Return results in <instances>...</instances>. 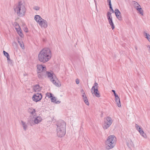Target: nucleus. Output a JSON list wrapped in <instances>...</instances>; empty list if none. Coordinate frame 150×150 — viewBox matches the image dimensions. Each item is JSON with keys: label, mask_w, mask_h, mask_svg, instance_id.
<instances>
[{"label": "nucleus", "mask_w": 150, "mask_h": 150, "mask_svg": "<svg viewBox=\"0 0 150 150\" xmlns=\"http://www.w3.org/2000/svg\"><path fill=\"white\" fill-rule=\"evenodd\" d=\"M52 56L51 51L48 48H45L41 50L38 55L39 60L42 62L45 63L49 61Z\"/></svg>", "instance_id": "obj_1"}, {"label": "nucleus", "mask_w": 150, "mask_h": 150, "mask_svg": "<svg viewBox=\"0 0 150 150\" xmlns=\"http://www.w3.org/2000/svg\"><path fill=\"white\" fill-rule=\"evenodd\" d=\"M14 10L17 15L19 17L24 16L26 12L25 4L23 0L19 1L14 6Z\"/></svg>", "instance_id": "obj_2"}, {"label": "nucleus", "mask_w": 150, "mask_h": 150, "mask_svg": "<svg viewBox=\"0 0 150 150\" xmlns=\"http://www.w3.org/2000/svg\"><path fill=\"white\" fill-rule=\"evenodd\" d=\"M66 123L63 121H61L57 125L56 130L57 136L59 137L64 136L66 134Z\"/></svg>", "instance_id": "obj_3"}, {"label": "nucleus", "mask_w": 150, "mask_h": 150, "mask_svg": "<svg viewBox=\"0 0 150 150\" xmlns=\"http://www.w3.org/2000/svg\"><path fill=\"white\" fill-rule=\"evenodd\" d=\"M45 73V74L43 76V78L47 75L50 79L51 81L57 87H59L61 86V85L60 82L58 79L55 75L53 74L52 72L47 71L46 70Z\"/></svg>", "instance_id": "obj_4"}, {"label": "nucleus", "mask_w": 150, "mask_h": 150, "mask_svg": "<svg viewBox=\"0 0 150 150\" xmlns=\"http://www.w3.org/2000/svg\"><path fill=\"white\" fill-rule=\"evenodd\" d=\"M116 139L113 135L109 136L105 141L106 145V148L107 149H110L113 148L115 146Z\"/></svg>", "instance_id": "obj_5"}, {"label": "nucleus", "mask_w": 150, "mask_h": 150, "mask_svg": "<svg viewBox=\"0 0 150 150\" xmlns=\"http://www.w3.org/2000/svg\"><path fill=\"white\" fill-rule=\"evenodd\" d=\"M34 19L41 28H45L47 27L48 25L47 21L46 20L43 19L40 16L38 15L35 16Z\"/></svg>", "instance_id": "obj_6"}, {"label": "nucleus", "mask_w": 150, "mask_h": 150, "mask_svg": "<svg viewBox=\"0 0 150 150\" xmlns=\"http://www.w3.org/2000/svg\"><path fill=\"white\" fill-rule=\"evenodd\" d=\"M37 69L38 78L41 79H43V76H44L46 74L45 71L46 70V68L45 66L38 64L37 66Z\"/></svg>", "instance_id": "obj_7"}, {"label": "nucleus", "mask_w": 150, "mask_h": 150, "mask_svg": "<svg viewBox=\"0 0 150 150\" xmlns=\"http://www.w3.org/2000/svg\"><path fill=\"white\" fill-rule=\"evenodd\" d=\"M42 120V118L40 116L35 117L31 116L28 120V122L30 125L32 126L35 124H38Z\"/></svg>", "instance_id": "obj_8"}, {"label": "nucleus", "mask_w": 150, "mask_h": 150, "mask_svg": "<svg viewBox=\"0 0 150 150\" xmlns=\"http://www.w3.org/2000/svg\"><path fill=\"white\" fill-rule=\"evenodd\" d=\"M98 84L95 82L91 88L92 91H93H93L92 93L97 97H99L100 96V93L98 89Z\"/></svg>", "instance_id": "obj_9"}, {"label": "nucleus", "mask_w": 150, "mask_h": 150, "mask_svg": "<svg viewBox=\"0 0 150 150\" xmlns=\"http://www.w3.org/2000/svg\"><path fill=\"white\" fill-rule=\"evenodd\" d=\"M104 129H107L109 127L112 122V118L109 117H107L105 118Z\"/></svg>", "instance_id": "obj_10"}, {"label": "nucleus", "mask_w": 150, "mask_h": 150, "mask_svg": "<svg viewBox=\"0 0 150 150\" xmlns=\"http://www.w3.org/2000/svg\"><path fill=\"white\" fill-rule=\"evenodd\" d=\"M42 97V96L41 93H37L33 95L32 99L34 101L38 102L41 99Z\"/></svg>", "instance_id": "obj_11"}, {"label": "nucleus", "mask_w": 150, "mask_h": 150, "mask_svg": "<svg viewBox=\"0 0 150 150\" xmlns=\"http://www.w3.org/2000/svg\"><path fill=\"white\" fill-rule=\"evenodd\" d=\"M28 112L30 114V115H31V116L32 117H33L36 116V111L35 110V109H34L33 108H29L28 109Z\"/></svg>", "instance_id": "obj_12"}, {"label": "nucleus", "mask_w": 150, "mask_h": 150, "mask_svg": "<svg viewBox=\"0 0 150 150\" xmlns=\"http://www.w3.org/2000/svg\"><path fill=\"white\" fill-rule=\"evenodd\" d=\"M115 13L116 17L120 21L122 20L121 13L118 9L116 8L115 9Z\"/></svg>", "instance_id": "obj_13"}, {"label": "nucleus", "mask_w": 150, "mask_h": 150, "mask_svg": "<svg viewBox=\"0 0 150 150\" xmlns=\"http://www.w3.org/2000/svg\"><path fill=\"white\" fill-rule=\"evenodd\" d=\"M108 20L112 29L113 30L115 28V26L112 21V17H109Z\"/></svg>", "instance_id": "obj_14"}, {"label": "nucleus", "mask_w": 150, "mask_h": 150, "mask_svg": "<svg viewBox=\"0 0 150 150\" xmlns=\"http://www.w3.org/2000/svg\"><path fill=\"white\" fill-rule=\"evenodd\" d=\"M115 102L116 103L117 106L119 107H120L121 106V104L120 99L119 96H117V97H115Z\"/></svg>", "instance_id": "obj_15"}, {"label": "nucleus", "mask_w": 150, "mask_h": 150, "mask_svg": "<svg viewBox=\"0 0 150 150\" xmlns=\"http://www.w3.org/2000/svg\"><path fill=\"white\" fill-rule=\"evenodd\" d=\"M15 29L16 30L18 34L21 37H23V35L22 33V31L20 28L19 27V28H17V27H16Z\"/></svg>", "instance_id": "obj_16"}, {"label": "nucleus", "mask_w": 150, "mask_h": 150, "mask_svg": "<svg viewBox=\"0 0 150 150\" xmlns=\"http://www.w3.org/2000/svg\"><path fill=\"white\" fill-rule=\"evenodd\" d=\"M21 123L22 125L23 126L24 130L26 131L28 127V126L26 123L25 122L21 120Z\"/></svg>", "instance_id": "obj_17"}, {"label": "nucleus", "mask_w": 150, "mask_h": 150, "mask_svg": "<svg viewBox=\"0 0 150 150\" xmlns=\"http://www.w3.org/2000/svg\"><path fill=\"white\" fill-rule=\"evenodd\" d=\"M33 89L35 92L40 91L41 90V88L38 85H36L33 87Z\"/></svg>", "instance_id": "obj_18"}, {"label": "nucleus", "mask_w": 150, "mask_h": 150, "mask_svg": "<svg viewBox=\"0 0 150 150\" xmlns=\"http://www.w3.org/2000/svg\"><path fill=\"white\" fill-rule=\"evenodd\" d=\"M51 102L56 104H59L60 101L59 100H57L56 98L55 97L51 98Z\"/></svg>", "instance_id": "obj_19"}, {"label": "nucleus", "mask_w": 150, "mask_h": 150, "mask_svg": "<svg viewBox=\"0 0 150 150\" xmlns=\"http://www.w3.org/2000/svg\"><path fill=\"white\" fill-rule=\"evenodd\" d=\"M140 133V134L144 138H146L147 136L145 133L142 130V129L139 130V132Z\"/></svg>", "instance_id": "obj_20"}, {"label": "nucleus", "mask_w": 150, "mask_h": 150, "mask_svg": "<svg viewBox=\"0 0 150 150\" xmlns=\"http://www.w3.org/2000/svg\"><path fill=\"white\" fill-rule=\"evenodd\" d=\"M144 35L145 37L147 38V39L148 40V41L150 42V35L149 34L147 33L146 32H144Z\"/></svg>", "instance_id": "obj_21"}, {"label": "nucleus", "mask_w": 150, "mask_h": 150, "mask_svg": "<svg viewBox=\"0 0 150 150\" xmlns=\"http://www.w3.org/2000/svg\"><path fill=\"white\" fill-rule=\"evenodd\" d=\"M137 10L139 12V13L141 14L142 15H143V11L141 8H139L137 9Z\"/></svg>", "instance_id": "obj_22"}, {"label": "nucleus", "mask_w": 150, "mask_h": 150, "mask_svg": "<svg viewBox=\"0 0 150 150\" xmlns=\"http://www.w3.org/2000/svg\"><path fill=\"white\" fill-rule=\"evenodd\" d=\"M132 2L135 8V7L138 6V5H139L138 3L135 1H132Z\"/></svg>", "instance_id": "obj_23"}, {"label": "nucleus", "mask_w": 150, "mask_h": 150, "mask_svg": "<svg viewBox=\"0 0 150 150\" xmlns=\"http://www.w3.org/2000/svg\"><path fill=\"white\" fill-rule=\"evenodd\" d=\"M135 127L137 130L139 132V131L142 129L139 127V126L137 124L135 125Z\"/></svg>", "instance_id": "obj_24"}, {"label": "nucleus", "mask_w": 150, "mask_h": 150, "mask_svg": "<svg viewBox=\"0 0 150 150\" xmlns=\"http://www.w3.org/2000/svg\"><path fill=\"white\" fill-rule=\"evenodd\" d=\"M3 53L4 55L7 57V58L10 57L9 54L7 52H5L4 51Z\"/></svg>", "instance_id": "obj_25"}, {"label": "nucleus", "mask_w": 150, "mask_h": 150, "mask_svg": "<svg viewBox=\"0 0 150 150\" xmlns=\"http://www.w3.org/2000/svg\"><path fill=\"white\" fill-rule=\"evenodd\" d=\"M18 43H19V45H20L21 47L23 49H24V46L23 44V42H21L19 41H18Z\"/></svg>", "instance_id": "obj_26"}, {"label": "nucleus", "mask_w": 150, "mask_h": 150, "mask_svg": "<svg viewBox=\"0 0 150 150\" xmlns=\"http://www.w3.org/2000/svg\"><path fill=\"white\" fill-rule=\"evenodd\" d=\"M47 96L49 98H53V97L52 96V94L51 93H48L47 94Z\"/></svg>", "instance_id": "obj_27"}, {"label": "nucleus", "mask_w": 150, "mask_h": 150, "mask_svg": "<svg viewBox=\"0 0 150 150\" xmlns=\"http://www.w3.org/2000/svg\"><path fill=\"white\" fill-rule=\"evenodd\" d=\"M107 17L108 18V17H111L112 16H111V13H110L108 11L107 12Z\"/></svg>", "instance_id": "obj_28"}, {"label": "nucleus", "mask_w": 150, "mask_h": 150, "mask_svg": "<svg viewBox=\"0 0 150 150\" xmlns=\"http://www.w3.org/2000/svg\"><path fill=\"white\" fill-rule=\"evenodd\" d=\"M7 60L8 63H11L12 62V60L10 59V57L7 58Z\"/></svg>", "instance_id": "obj_29"}, {"label": "nucleus", "mask_w": 150, "mask_h": 150, "mask_svg": "<svg viewBox=\"0 0 150 150\" xmlns=\"http://www.w3.org/2000/svg\"><path fill=\"white\" fill-rule=\"evenodd\" d=\"M40 8V7L37 6H35L33 7V9L36 11L39 10Z\"/></svg>", "instance_id": "obj_30"}, {"label": "nucleus", "mask_w": 150, "mask_h": 150, "mask_svg": "<svg viewBox=\"0 0 150 150\" xmlns=\"http://www.w3.org/2000/svg\"><path fill=\"white\" fill-rule=\"evenodd\" d=\"M112 91L113 93H114V95L115 96V97H117V96H118V95H117L115 93V90H112Z\"/></svg>", "instance_id": "obj_31"}, {"label": "nucleus", "mask_w": 150, "mask_h": 150, "mask_svg": "<svg viewBox=\"0 0 150 150\" xmlns=\"http://www.w3.org/2000/svg\"><path fill=\"white\" fill-rule=\"evenodd\" d=\"M84 101L86 105H89V103L88 101V99L86 100H85Z\"/></svg>", "instance_id": "obj_32"}, {"label": "nucleus", "mask_w": 150, "mask_h": 150, "mask_svg": "<svg viewBox=\"0 0 150 150\" xmlns=\"http://www.w3.org/2000/svg\"><path fill=\"white\" fill-rule=\"evenodd\" d=\"M14 26L15 27V28L16 27H17V28H19V27H20L19 24L17 23H15L14 24Z\"/></svg>", "instance_id": "obj_33"}, {"label": "nucleus", "mask_w": 150, "mask_h": 150, "mask_svg": "<svg viewBox=\"0 0 150 150\" xmlns=\"http://www.w3.org/2000/svg\"><path fill=\"white\" fill-rule=\"evenodd\" d=\"M109 7L110 9V10L112 11V12L113 13H114V11L113 9H112V6L110 5V6H109Z\"/></svg>", "instance_id": "obj_34"}, {"label": "nucleus", "mask_w": 150, "mask_h": 150, "mask_svg": "<svg viewBox=\"0 0 150 150\" xmlns=\"http://www.w3.org/2000/svg\"><path fill=\"white\" fill-rule=\"evenodd\" d=\"M76 82L77 84H79V80L78 79L76 80Z\"/></svg>", "instance_id": "obj_35"}, {"label": "nucleus", "mask_w": 150, "mask_h": 150, "mask_svg": "<svg viewBox=\"0 0 150 150\" xmlns=\"http://www.w3.org/2000/svg\"><path fill=\"white\" fill-rule=\"evenodd\" d=\"M107 2H108V3H109L108 5H109V6L111 5L110 0H108Z\"/></svg>", "instance_id": "obj_36"}, {"label": "nucleus", "mask_w": 150, "mask_h": 150, "mask_svg": "<svg viewBox=\"0 0 150 150\" xmlns=\"http://www.w3.org/2000/svg\"><path fill=\"white\" fill-rule=\"evenodd\" d=\"M141 8V6H140V5L139 4V5H138V6H137L135 7V8H136V9L137 10V9L139 8Z\"/></svg>", "instance_id": "obj_37"}, {"label": "nucleus", "mask_w": 150, "mask_h": 150, "mask_svg": "<svg viewBox=\"0 0 150 150\" xmlns=\"http://www.w3.org/2000/svg\"><path fill=\"white\" fill-rule=\"evenodd\" d=\"M82 97L83 99L84 98H86V97H87L86 95H85V93L84 94H82Z\"/></svg>", "instance_id": "obj_38"}, {"label": "nucleus", "mask_w": 150, "mask_h": 150, "mask_svg": "<svg viewBox=\"0 0 150 150\" xmlns=\"http://www.w3.org/2000/svg\"><path fill=\"white\" fill-rule=\"evenodd\" d=\"M81 92L82 94H84L85 93L84 90L83 89L81 90Z\"/></svg>", "instance_id": "obj_39"}, {"label": "nucleus", "mask_w": 150, "mask_h": 150, "mask_svg": "<svg viewBox=\"0 0 150 150\" xmlns=\"http://www.w3.org/2000/svg\"><path fill=\"white\" fill-rule=\"evenodd\" d=\"M24 31L25 32H26V33L28 32V29L26 28H25Z\"/></svg>", "instance_id": "obj_40"}, {"label": "nucleus", "mask_w": 150, "mask_h": 150, "mask_svg": "<svg viewBox=\"0 0 150 150\" xmlns=\"http://www.w3.org/2000/svg\"><path fill=\"white\" fill-rule=\"evenodd\" d=\"M83 101H84L85 100H86L87 99H88V98H87V97H86V98H83Z\"/></svg>", "instance_id": "obj_41"}, {"label": "nucleus", "mask_w": 150, "mask_h": 150, "mask_svg": "<svg viewBox=\"0 0 150 150\" xmlns=\"http://www.w3.org/2000/svg\"><path fill=\"white\" fill-rule=\"evenodd\" d=\"M135 49H136V50H137V47H135Z\"/></svg>", "instance_id": "obj_42"}, {"label": "nucleus", "mask_w": 150, "mask_h": 150, "mask_svg": "<svg viewBox=\"0 0 150 150\" xmlns=\"http://www.w3.org/2000/svg\"><path fill=\"white\" fill-rule=\"evenodd\" d=\"M24 75L25 76V74H24Z\"/></svg>", "instance_id": "obj_43"}]
</instances>
